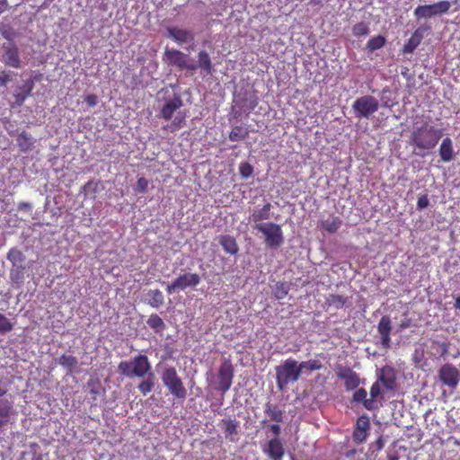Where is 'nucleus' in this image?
<instances>
[{"mask_svg":"<svg viewBox=\"0 0 460 460\" xmlns=\"http://www.w3.org/2000/svg\"><path fill=\"white\" fill-rule=\"evenodd\" d=\"M348 298L341 295H330L327 298V303L330 306H333L336 309H341L346 304Z\"/></svg>","mask_w":460,"mask_h":460,"instance_id":"40","label":"nucleus"},{"mask_svg":"<svg viewBox=\"0 0 460 460\" xmlns=\"http://www.w3.org/2000/svg\"><path fill=\"white\" fill-rule=\"evenodd\" d=\"M3 32V36L5 38V39H9V36H10V31H7V30H4L2 31Z\"/></svg>","mask_w":460,"mask_h":460,"instance_id":"60","label":"nucleus"},{"mask_svg":"<svg viewBox=\"0 0 460 460\" xmlns=\"http://www.w3.org/2000/svg\"><path fill=\"white\" fill-rule=\"evenodd\" d=\"M376 449L377 450H381L384 448V439L380 437L377 438V440L376 441Z\"/></svg>","mask_w":460,"mask_h":460,"instance_id":"56","label":"nucleus"},{"mask_svg":"<svg viewBox=\"0 0 460 460\" xmlns=\"http://www.w3.org/2000/svg\"><path fill=\"white\" fill-rule=\"evenodd\" d=\"M381 394V388L378 382H375L370 388V400H373V402H376V399L378 398Z\"/></svg>","mask_w":460,"mask_h":460,"instance_id":"46","label":"nucleus"},{"mask_svg":"<svg viewBox=\"0 0 460 460\" xmlns=\"http://www.w3.org/2000/svg\"><path fill=\"white\" fill-rule=\"evenodd\" d=\"M148 305L151 307L158 308L164 304V296L159 289L148 290L147 294Z\"/></svg>","mask_w":460,"mask_h":460,"instance_id":"31","label":"nucleus"},{"mask_svg":"<svg viewBox=\"0 0 460 460\" xmlns=\"http://www.w3.org/2000/svg\"><path fill=\"white\" fill-rule=\"evenodd\" d=\"M8 8V0H0V14L4 13Z\"/></svg>","mask_w":460,"mask_h":460,"instance_id":"54","label":"nucleus"},{"mask_svg":"<svg viewBox=\"0 0 460 460\" xmlns=\"http://www.w3.org/2000/svg\"><path fill=\"white\" fill-rule=\"evenodd\" d=\"M321 3H322V0H309V4H314V5L321 4Z\"/></svg>","mask_w":460,"mask_h":460,"instance_id":"59","label":"nucleus"},{"mask_svg":"<svg viewBox=\"0 0 460 460\" xmlns=\"http://www.w3.org/2000/svg\"><path fill=\"white\" fill-rule=\"evenodd\" d=\"M10 81V76L5 72L0 73V86H5L6 84Z\"/></svg>","mask_w":460,"mask_h":460,"instance_id":"50","label":"nucleus"},{"mask_svg":"<svg viewBox=\"0 0 460 460\" xmlns=\"http://www.w3.org/2000/svg\"><path fill=\"white\" fill-rule=\"evenodd\" d=\"M453 3H454V4H456V3H457V0H454V1H453Z\"/></svg>","mask_w":460,"mask_h":460,"instance_id":"64","label":"nucleus"},{"mask_svg":"<svg viewBox=\"0 0 460 460\" xmlns=\"http://www.w3.org/2000/svg\"><path fill=\"white\" fill-rule=\"evenodd\" d=\"M182 106V101L179 96L174 97L164 104L161 109L160 114L164 120L172 119L175 111Z\"/></svg>","mask_w":460,"mask_h":460,"instance_id":"19","label":"nucleus"},{"mask_svg":"<svg viewBox=\"0 0 460 460\" xmlns=\"http://www.w3.org/2000/svg\"><path fill=\"white\" fill-rule=\"evenodd\" d=\"M298 366L301 373L304 369L308 371H316L322 369L323 367V363L318 359H310L307 361H302L300 363L298 362Z\"/></svg>","mask_w":460,"mask_h":460,"instance_id":"36","label":"nucleus"},{"mask_svg":"<svg viewBox=\"0 0 460 460\" xmlns=\"http://www.w3.org/2000/svg\"><path fill=\"white\" fill-rule=\"evenodd\" d=\"M264 412L271 420L277 423L283 421V411L277 404L267 402L264 406Z\"/></svg>","mask_w":460,"mask_h":460,"instance_id":"28","label":"nucleus"},{"mask_svg":"<svg viewBox=\"0 0 460 460\" xmlns=\"http://www.w3.org/2000/svg\"><path fill=\"white\" fill-rule=\"evenodd\" d=\"M288 292V288L286 283L276 284L275 289H273V296L278 299H284Z\"/></svg>","mask_w":460,"mask_h":460,"instance_id":"44","label":"nucleus"},{"mask_svg":"<svg viewBox=\"0 0 460 460\" xmlns=\"http://www.w3.org/2000/svg\"><path fill=\"white\" fill-rule=\"evenodd\" d=\"M218 242L226 253L230 255L237 254L239 247L234 237L231 235H221L218 238Z\"/></svg>","mask_w":460,"mask_h":460,"instance_id":"22","label":"nucleus"},{"mask_svg":"<svg viewBox=\"0 0 460 460\" xmlns=\"http://www.w3.org/2000/svg\"><path fill=\"white\" fill-rule=\"evenodd\" d=\"M438 154L440 155V159L444 163H448L454 158V149H453V142L449 137H446L441 140L438 148Z\"/></svg>","mask_w":460,"mask_h":460,"instance_id":"20","label":"nucleus"},{"mask_svg":"<svg viewBox=\"0 0 460 460\" xmlns=\"http://www.w3.org/2000/svg\"><path fill=\"white\" fill-rule=\"evenodd\" d=\"M440 348H441V356H445L448 353V349H449V345L448 343L447 342H441L440 343Z\"/></svg>","mask_w":460,"mask_h":460,"instance_id":"53","label":"nucleus"},{"mask_svg":"<svg viewBox=\"0 0 460 460\" xmlns=\"http://www.w3.org/2000/svg\"><path fill=\"white\" fill-rule=\"evenodd\" d=\"M201 278L197 273L187 272L179 275L170 284L167 285L165 290L168 294H172L178 290H184L187 288H194L200 284Z\"/></svg>","mask_w":460,"mask_h":460,"instance_id":"9","label":"nucleus"},{"mask_svg":"<svg viewBox=\"0 0 460 460\" xmlns=\"http://www.w3.org/2000/svg\"><path fill=\"white\" fill-rule=\"evenodd\" d=\"M92 184V181H87L84 185V189L85 190L87 187H89L90 185Z\"/></svg>","mask_w":460,"mask_h":460,"instance_id":"62","label":"nucleus"},{"mask_svg":"<svg viewBox=\"0 0 460 460\" xmlns=\"http://www.w3.org/2000/svg\"><path fill=\"white\" fill-rule=\"evenodd\" d=\"M370 429V420L367 415H361L358 418L356 427L353 432V440L359 445L365 441L367 431Z\"/></svg>","mask_w":460,"mask_h":460,"instance_id":"13","label":"nucleus"},{"mask_svg":"<svg viewBox=\"0 0 460 460\" xmlns=\"http://www.w3.org/2000/svg\"><path fill=\"white\" fill-rule=\"evenodd\" d=\"M163 60L169 66L176 67L179 70L187 69L190 71H194L197 69L196 64L190 62V57L181 50L168 48L165 49Z\"/></svg>","mask_w":460,"mask_h":460,"instance_id":"6","label":"nucleus"},{"mask_svg":"<svg viewBox=\"0 0 460 460\" xmlns=\"http://www.w3.org/2000/svg\"><path fill=\"white\" fill-rule=\"evenodd\" d=\"M353 400L357 402H362L366 410L375 411L378 409V406L373 399H367V391L365 388H358L353 394Z\"/></svg>","mask_w":460,"mask_h":460,"instance_id":"21","label":"nucleus"},{"mask_svg":"<svg viewBox=\"0 0 460 460\" xmlns=\"http://www.w3.org/2000/svg\"><path fill=\"white\" fill-rule=\"evenodd\" d=\"M438 379L441 384L455 390L460 382V372L451 363L444 364L438 371Z\"/></svg>","mask_w":460,"mask_h":460,"instance_id":"10","label":"nucleus"},{"mask_svg":"<svg viewBox=\"0 0 460 460\" xmlns=\"http://www.w3.org/2000/svg\"><path fill=\"white\" fill-rule=\"evenodd\" d=\"M148 181L144 177H141L137 180V190L140 193H146L147 190Z\"/></svg>","mask_w":460,"mask_h":460,"instance_id":"47","label":"nucleus"},{"mask_svg":"<svg viewBox=\"0 0 460 460\" xmlns=\"http://www.w3.org/2000/svg\"><path fill=\"white\" fill-rule=\"evenodd\" d=\"M253 228L263 234L264 242L270 249L279 248L284 242L282 228L276 223L269 222L266 225H257Z\"/></svg>","mask_w":460,"mask_h":460,"instance_id":"5","label":"nucleus"},{"mask_svg":"<svg viewBox=\"0 0 460 460\" xmlns=\"http://www.w3.org/2000/svg\"><path fill=\"white\" fill-rule=\"evenodd\" d=\"M58 363H59V365L66 368L69 373H72V370L75 369L78 365V359L75 356L64 354L58 358Z\"/></svg>","mask_w":460,"mask_h":460,"instance_id":"32","label":"nucleus"},{"mask_svg":"<svg viewBox=\"0 0 460 460\" xmlns=\"http://www.w3.org/2000/svg\"><path fill=\"white\" fill-rule=\"evenodd\" d=\"M33 86L34 84L32 81L24 82V84L16 91L14 94V102L11 104V108L21 107L25 99L31 96Z\"/></svg>","mask_w":460,"mask_h":460,"instance_id":"18","label":"nucleus"},{"mask_svg":"<svg viewBox=\"0 0 460 460\" xmlns=\"http://www.w3.org/2000/svg\"><path fill=\"white\" fill-rule=\"evenodd\" d=\"M270 430H271L272 434L274 436H276L277 438L280 435L281 433V429L279 427V424H272L270 426Z\"/></svg>","mask_w":460,"mask_h":460,"instance_id":"51","label":"nucleus"},{"mask_svg":"<svg viewBox=\"0 0 460 460\" xmlns=\"http://www.w3.org/2000/svg\"><path fill=\"white\" fill-rule=\"evenodd\" d=\"M17 145L22 153H27L33 148L34 139L31 134L22 131L17 137Z\"/></svg>","mask_w":460,"mask_h":460,"instance_id":"26","label":"nucleus"},{"mask_svg":"<svg viewBox=\"0 0 460 460\" xmlns=\"http://www.w3.org/2000/svg\"><path fill=\"white\" fill-rule=\"evenodd\" d=\"M155 385V376L154 372H149L137 385L139 392L143 395H146L150 392H152Z\"/></svg>","mask_w":460,"mask_h":460,"instance_id":"27","label":"nucleus"},{"mask_svg":"<svg viewBox=\"0 0 460 460\" xmlns=\"http://www.w3.org/2000/svg\"><path fill=\"white\" fill-rule=\"evenodd\" d=\"M336 376L344 381L347 391L354 390L360 385L358 374L349 367L339 366L336 368Z\"/></svg>","mask_w":460,"mask_h":460,"instance_id":"11","label":"nucleus"},{"mask_svg":"<svg viewBox=\"0 0 460 460\" xmlns=\"http://www.w3.org/2000/svg\"><path fill=\"white\" fill-rule=\"evenodd\" d=\"M248 137V131L243 128L241 126H234L230 134H228V139L232 141L243 140Z\"/></svg>","mask_w":460,"mask_h":460,"instance_id":"38","label":"nucleus"},{"mask_svg":"<svg viewBox=\"0 0 460 460\" xmlns=\"http://www.w3.org/2000/svg\"><path fill=\"white\" fill-rule=\"evenodd\" d=\"M198 68H200L202 73L206 75H211L213 66L208 53L206 50L198 52Z\"/></svg>","mask_w":460,"mask_h":460,"instance_id":"23","label":"nucleus"},{"mask_svg":"<svg viewBox=\"0 0 460 460\" xmlns=\"http://www.w3.org/2000/svg\"><path fill=\"white\" fill-rule=\"evenodd\" d=\"M161 381L170 394L178 400H185L187 389L174 367L165 366L161 371Z\"/></svg>","mask_w":460,"mask_h":460,"instance_id":"4","label":"nucleus"},{"mask_svg":"<svg viewBox=\"0 0 460 460\" xmlns=\"http://www.w3.org/2000/svg\"><path fill=\"white\" fill-rule=\"evenodd\" d=\"M429 205V199L426 195L421 196L418 199L417 207L419 209L426 208Z\"/></svg>","mask_w":460,"mask_h":460,"instance_id":"49","label":"nucleus"},{"mask_svg":"<svg viewBox=\"0 0 460 460\" xmlns=\"http://www.w3.org/2000/svg\"><path fill=\"white\" fill-rule=\"evenodd\" d=\"M411 326V320L410 319H405L403 320L401 324H400V328L401 329H406V328H410Z\"/></svg>","mask_w":460,"mask_h":460,"instance_id":"55","label":"nucleus"},{"mask_svg":"<svg viewBox=\"0 0 460 460\" xmlns=\"http://www.w3.org/2000/svg\"><path fill=\"white\" fill-rule=\"evenodd\" d=\"M275 370L277 387L279 391H284L289 384L297 382L302 374L298 361L294 358H286Z\"/></svg>","mask_w":460,"mask_h":460,"instance_id":"2","label":"nucleus"},{"mask_svg":"<svg viewBox=\"0 0 460 460\" xmlns=\"http://www.w3.org/2000/svg\"><path fill=\"white\" fill-rule=\"evenodd\" d=\"M377 332L380 336V344L383 349L391 347L392 321L389 315H383L377 323Z\"/></svg>","mask_w":460,"mask_h":460,"instance_id":"12","label":"nucleus"},{"mask_svg":"<svg viewBox=\"0 0 460 460\" xmlns=\"http://www.w3.org/2000/svg\"><path fill=\"white\" fill-rule=\"evenodd\" d=\"M118 370L128 377L137 376L144 378L147 374L152 373V365L147 356H134L130 360L120 361Z\"/></svg>","mask_w":460,"mask_h":460,"instance_id":"3","label":"nucleus"},{"mask_svg":"<svg viewBox=\"0 0 460 460\" xmlns=\"http://www.w3.org/2000/svg\"><path fill=\"white\" fill-rule=\"evenodd\" d=\"M234 368L230 358H224L217 371V390L223 394L232 387Z\"/></svg>","mask_w":460,"mask_h":460,"instance_id":"8","label":"nucleus"},{"mask_svg":"<svg viewBox=\"0 0 460 460\" xmlns=\"http://www.w3.org/2000/svg\"><path fill=\"white\" fill-rule=\"evenodd\" d=\"M271 208V204L270 202H266L261 208L252 210L250 216V221L252 222L254 226H265L266 223L262 222L270 218Z\"/></svg>","mask_w":460,"mask_h":460,"instance_id":"17","label":"nucleus"},{"mask_svg":"<svg viewBox=\"0 0 460 460\" xmlns=\"http://www.w3.org/2000/svg\"><path fill=\"white\" fill-rule=\"evenodd\" d=\"M352 107L357 118H369L378 111L379 103L375 96L363 95L356 99Z\"/></svg>","mask_w":460,"mask_h":460,"instance_id":"7","label":"nucleus"},{"mask_svg":"<svg viewBox=\"0 0 460 460\" xmlns=\"http://www.w3.org/2000/svg\"><path fill=\"white\" fill-rule=\"evenodd\" d=\"M169 37L176 40L178 43H184L192 40L190 31H168Z\"/></svg>","mask_w":460,"mask_h":460,"instance_id":"35","label":"nucleus"},{"mask_svg":"<svg viewBox=\"0 0 460 460\" xmlns=\"http://www.w3.org/2000/svg\"><path fill=\"white\" fill-rule=\"evenodd\" d=\"M442 129L435 128L429 122H424L420 126L413 127L411 133L410 143L420 150L434 149L438 140L442 137Z\"/></svg>","mask_w":460,"mask_h":460,"instance_id":"1","label":"nucleus"},{"mask_svg":"<svg viewBox=\"0 0 460 460\" xmlns=\"http://www.w3.org/2000/svg\"><path fill=\"white\" fill-rule=\"evenodd\" d=\"M455 307L460 311V296L456 298V300H455Z\"/></svg>","mask_w":460,"mask_h":460,"instance_id":"58","label":"nucleus"},{"mask_svg":"<svg viewBox=\"0 0 460 460\" xmlns=\"http://www.w3.org/2000/svg\"><path fill=\"white\" fill-rule=\"evenodd\" d=\"M84 102L90 107H94L97 104V95H94V94L85 95Z\"/></svg>","mask_w":460,"mask_h":460,"instance_id":"48","label":"nucleus"},{"mask_svg":"<svg viewBox=\"0 0 460 460\" xmlns=\"http://www.w3.org/2000/svg\"><path fill=\"white\" fill-rule=\"evenodd\" d=\"M400 458L396 455H390L387 457V460H399Z\"/></svg>","mask_w":460,"mask_h":460,"instance_id":"61","label":"nucleus"},{"mask_svg":"<svg viewBox=\"0 0 460 460\" xmlns=\"http://www.w3.org/2000/svg\"><path fill=\"white\" fill-rule=\"evenodd\" d=\"M32 460H41L40 456H36L32 458Z\"/></svg>","mask_w":460,"mask_h":460,"instance_id":"63","label":"nucleus"},{"mask_svg":"<svg viewBox=\"0 0 460 460\" xmlns=\"http://www.w3.org/2000/svg\"><path fill=\"white\" fill-rule=\"evenodd\" d=\"M186 118H187L186 111H179L176 114L174 119L172 120V124L164 125L163 127V128L164 130L175 132L186 125Z\"/></svg>","mask_w":460,"mask_h":460,"instance_id":"29","label":"nucleus"},{"mask_svg":"<svg viewBox=\"0 0 460 460\" xmlns=\"http://www.w3.org/2000/svg\"><path fill=\"white\" fill-rule=\"evenodd\" d=\"M422 40V34L419 31H415L409 40L405 42L402 48V53H411L418 48Z\"/></svg>","mask_w":460,"mask_h":460,"instance_id":"30","label":"nucleus"},{"mask_svg":"<svg viewBox=\"0 0 460 460\" xmlns=\"http://www.w3.org/2000/svg\"><path fill=\"white\" fill-rule=\"evenodd\" d=\"M376 382L384 385L389 391L394 390L396 387V378L393 368L385 367L379 369Z\"/></svg>","mask_w":460,"mask_h":460,"instance_id":"15","label":"nucleus"},{"mask_svg":"<svg viewBox=\"0 0 460 460\" xmlns=\"http://www.w3.org/2000/svg\"><path fill=\"white\" fill-rule=\"evenodd\" d=\"M385 43V38L384 36H376L375 38H371L369 40L367 47H368L371 51H375L383 48Z\"/></svg>","mask_w":460,"mask_h":460,"instance_id":"43","label":"nucleus"},{"mask_svg":"<svg viewBox=\"0 0 460 460\" xmlns=\"http://www.w3.org/2000/svg\"><path fill=\"white\" fill-rule=\"evenodd\" d=\"M7 260L11 261L13 265H18L24 261V255L17 248H11L7 252Z\"/></svg>","mask_w":460,"mask_h":460,"instance_id":"39","label":"nucleus"},{"mask_svg":"<svg viewBox=\"0 0 460 460\" xmlns=\"http://www.w3.org/2000/svg\"><path fill=\"white\" fill-rule=\"evenodd\" d=\"M253 172V167L248 162H243L239 165V173L242 178L248 179Z\"/></svg>","mask_w":460,"mask_h":460,"instance_id":"45","label":"nucleus"},{"mask_svg":"<svg viewBox=\"0 0 460 460\" xmlns=\"http://www.w3.org/2000/svg\"><path fill=\"white\" fill-rule=\"evenodd\" d=\"M413 13L417 19H430L434 17L429 4L418 5L414 9Z\"/></svg>","mask_w":460,"mask_h":460,"instance_id":"37","label":"nucleus"},{"mask_svg":"<svg viewBox=\"0 0 460 460\" xmlns=\"http://www.w3.org/2000/svg\"><path fill=\"white\" fill-rule=\"evenodd\" d=\"M225 426V434L226 437L232 436L237 433V421L232 419H226L223 420Z\"/></svg>","mask_w":460,"mask_h":460,"instance_id":"42","label":"nucleus"},{"mask_svg":"<svg viewBox=\"0 0 460 460\" xmlns=\"http://www.w3.org/2000/svg\"><path fill=\"white\" fill-rule=\"evenodd\" d=\"M18 209L20 211L31 210V203L25 202V201L20 202L18 204Z\"/></svg>","mask_w":460,"mask_h":460,"instance_id":"52","label":"nucleus"},{"mask_svg":"<svg viewBox=\"0 0 460 460\" xmlns=\"http://www.w3.org/2000/svg\"><path fill=\"white\" fill-rule=\"evenodd\" d=\"M452 3L449 1H439L429 4L434 16L447 13L451 8Z\"/></svg>","mask_w":460,"mask_h":460,"instance_id":"33","label":"nucleus"},{"mask_svg":"<svg viewBox=\"0 0 460 460\" xmlns=\"http://www.w3.org/2000/svg\"><path fill=\"white\" fill-rule=\"evenodd\" d=\"M4 49L5 65L10 67H20L21 60L16 45L13 42H8Z\"/></svg>","mask_w":460,"mask_h":460,"instance_id":"16","label":"nucleus"},{"mask_svg":"<svg viewBox=\"0 0 460 460\" xmlns=\"http://www.w3.org/2000/svg\"><path fill=\"white\" fill-rule=\"evenodd\" d=\"M263 453L271 460H282L285 449L282 442L278 438H271L262 448Z\"/></svg>","mask_w":460,"mask_h":460,"instance_id":"14","label":"nucleus"},{"mask_svg":"<svg viewBox=\"0 0 460 460\" xmlns=\"http://www.w3.org/2000/svg\"><path fill=\"white\" fill-rule=\"evenodd\" d=\"M13 329V323L0 313V334H5Z\"/></svg>","mask_w":460,"mask_h":460,"instance_id":"41","label":"nucleus"},{"mask_svg":"<svg viewBox=\"0 0 460 460\" xmlns=\"http://www.w3.org/2000/svg\"><path fill=\"white\" fill-rule=\"evenodd\" d=\"M320 226L329 234H333L341 227L342 220L340 217L332 215L327 219L323 220Z\"/></svg>","mask_w":460,"mask_h":460,"instance_id":"25","label":"nucleus"},{"mask_svg":"<svg viewBox=\"0 0 460 460\" xmlns=\"http://www.w3.org/2000/svg\"><path fill=\"white\" fill-rule=\"evenodd\" d=\"M13 410V404L11 402L0 398V428L8 423Z\"/></svg>","mask_w":460,"mask_h":460,"instance_id":"24","label":"nucleus"},{"mask_svg":"<svg viewBox=\"0 0 460 460\" xmlns=\"http://www.w3.org/2000/svg\"><path fill=\"white\" fill-rule=\"evenodd\" d=\"M7 392V389L4 385L2 384V380L0 379V397L4 396Z\"/></svg>","mask_w":460,"mask_h":460,"instance_id":"57","label":"nucleus"},{"mask_svg":"<svg viewBox=\"0 0 460 460\" xmlns=\"http://www.w3.org/2000/svg\"><path fill=\"white\" fill-rule=\"evenodd\" d=\"M146 324L151 329H154L155 332H161L165 328L163 319L157 314H151L146 321Z\"/></svg>","mask_w":460,"mask_h":460,"instance_id":"34","label":"nucleus"}]
</instances>
